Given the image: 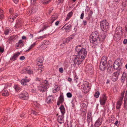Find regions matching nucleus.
<instances>
[{
	"label": "nucleus",
	"mask_w": 127,
	"mask_h": 127,
	"mask_svg": "<svg viewBox=\"0 0 127 127\" xmlns=\"http://www.w3.org/2000/svg\"><path fill=\"white\" fill-rule=\"evenodd\" d=\"M75 53L76 55L74 59L72 64L74 67L78 66L84 60L87 55V52L86 49L79 45L76 47Z\"/></svg>",
	"instance_id": "nucleus-1"
},
{
	"label": "nucleus",
	"mask_w": 127,
	"mask_h": 127,
	"mask_svg": "<svg viewBox=\"0 0 127 127\" xmlns=\"http://www.w3.org/2000/svg\"><path fill=\"white\" fill-rule=\"evenodd\" d=\"M90 41L91 43L97 45L100 41V39L99 37V34L96 31L93 32L90 35Z\"/></svg>",
	"instance_id": "nucleus-2"
},
{
	"label": "nucleus",
	"mask_w": 127,
	"mask_h": 127,
	"mask_svg": "<svg viewBox=\"0 0 127 127\" xmlns=\"http://www.w3.org/2000/svg\"><path fill=\"white\" fill-rule=\"evenodd\" d=\"M48 82L45 80L43 84L38 87L39 89L42 92L45 91L48 87Z\"/></svg>",
	"instance_id": "nucleus-3"
},
{
	"label": "nucleus",
	"mask_w": 127,
	"mask_h": 127,
	"mask_svg": "<svg viewBox=\"0 0 127 127\" xmlns=\"http://www.w3.org/2000/svg\"><path fill=\"white\" fill-rule=\"evenodd\" d=\"M101 28L102 31H105L109 27L108 22L106 20H103L100 23Z\"/></svg>",
	"instance_id": "nucleus-4"
},
{
	"label": "nucleus",
	"mask_w": 127,
	"mask_h": 127,
	"mask_svg": "<svg viewBox=\"0 0 127 127\" xmlns=\"http://www.w3.org/2000/svg\"><path fill=\"white\" fill-rule=\"evenodd\" d=\"M19 96L20 98L24 100L27 99L29 97V95L27 92L25 91H23L20 94Z\"/></svg>",
	"instance_id": "nucleus-5"
},
{
	"label": "nucleus",
	"mask_w": 127,
	"mask_h": 127,
	"mask_svg": "<svg viewBox=\"0 0 127 127\" xmlns=\"http://www.w3.org/2000/svg\"><path fill=\"white\" fill-rule=\"evenodd\" d=\"M121 61L120 59H117L114 63L113 68L115 69H117L119 66L122 65Z\"/></svg>",
	"instance_id": "nucleus-6"
},
{
	"label": "nucleus",
	"mask_w": 127,
	"mask_h": 127,
	"mask_svg": "<svg viewBox=\"0 0 127 127\" xmlns=\"http://www.w3.org/2000/svg\"><path fill=\"white\" fill-rule=\"evenodd\" d=\"M107 100V97L104 94L103 95L102 97L100 98V104L101 105H104L105 103Z\"/></svg>",
	"instance_id": "nucleus-7"
},
{
	"label": "nucleus",
	"mask_w": 127,
	"mask_h": 127,
	"mask_svg": "<svg viewBox=\"0 0 127 127\" xmlns=\"http://www.w3.org/2000/svg\"><path fill=\"white\" fill-rule=\"evenodd\" d=\"M119 75L118 72H114L111 78L112 80L114 82L117 81L118 79V77Z\"/></svg>",
	"instance_id": "nucleus-8"
},
{
	"label": "nucleus",
	"mask_w": 127,
	"mask_h": 127,
	"mask_svg": "<svg viewBox=\"0 0 127 127\" xmlns=\"http://www.w3.org/2000/svg\"><path fill=\"white\" fill-rule=\"evenodd\" d=\"M18 36L17 35H13L11 36L8 40L7 41L9 42V43L12 44L13 42H14L17 38Z\"/></svg>",
	"instance_id": "nucleus-9"
},
{
	"label": "nucleus",
	"mask_w": 127,
	"mask_h": 127,
	"mask_svg": "<svg viewBox=\"0 0 127 127\" xmlns=\"http://www.w3.org/2000/svg\"><path fill=\"white\" fill-rule=\"evenodd\" d=\"M44 58L43 57H40L38 58L36 61L37 64L39 66H41L42 63L43 62Z\"/></svg>",
	"instance_id": "nucleus-10"
},
{
	"label": "nucleus",
	"mask_w": 127,
	"mask_h": 127,
	"mask_svg": "<svg viewBox=\"0 0 127 127\" xmlns=\"http://www.w3.org/2000/svg\"><path fill=\"white\" fill-rule=\"evenodd\" d=\"M18 15V14L17 13L11 14L9 18V21L11 22H13L14 19Z\"/></svg>",
	"instance_id": "nucleus-11"
},
{
	"label": "nucleus",
	"mask_w": 127,
	"mask_h": 127,
	"mask_svg": "<svg viewBox=\"0 0 127 127\" xmlns=\"http://www.w3.org/2000/svg\"><path fill=\"white\" fill-rule=\"evenodd\" d=\"M102 122V121L101 119L99 118L95 122L94 126L96 127H98L101 125Z\"/></svg>",
	"instance_id": "nucleus-12"
},
{
	"label": "nucleus",
	"mask_w": 127,
	"mask_h": 127,
	"mask_svg": "<svg viewBox=\"0 0 127 127\" xmlns=\"http://www.w3.org/2000/svg\"><path fill=\"white\" fill-rule=\"evenodd\" d=\"M20 53L18 52L14 54L13 56L11 58L10 61H14L17 59V58L20 55Z\"/></svg>",
	"instance_id": "nucleus-13"
},
{
	"label": "nucleus",
	"mask_w": 127,
	"mask_h": 127,
	"mask_svg": "<svg viewBox=\"0 0 127 127\" xmlns=\"http://www.w3.org/2000/svg\"><path fill=\"white\" fill-rule=\"evenodd\" d=\"M107 58L105 56L101 58L100 64H104V65H106L107 62Z\"/></svg>",
	"instance_id": "nucleus-14"
},
{
	"label": "nucleus",
	"mask_w": 127,
	"mask_h": 127,
	"mask_svg": "<svg viewBox=\"0 0 127 127\" xmlns=\"http://www.w3.org/2000/svg\"><path fill=\"white\" fill-rule=\"evenodd\" d=\"M54 99V98L52 95L50 96L47 97L46 102L48 104H50L53 101Z\"/></svg>",
	"instance_id": "nucleus-15"
},
{
	"label": "nucleus",
	"mask_w": 127,
	"mask_h": 127,
	"mask_svg": "<svg viewBox=\"0 0 127 127\" xmlns=\"http://www.w3.org/2000/svg\"><path fill=\"white\" fill-rule=\"evenodd\" d=\"M63 115L59 116H58V121L59 123L61 124L64 122V116Z\"/></svg>",
	"instance_id": "nucleus-16"
},
{
	"label": "nucleus",
	"mask_w": 127,
	"mask_h": 127,
	"mask_svg": "<svg viewBox=\"0 0 127 127\" xmlns=\"http://www.w3.org/2000/svg\"><path fill=\"white\" fill-rule=\"evenodd\" d=\"M92 114L90 112H89L88 113L87 116V121L88 122V124L91 121V119H92Z\"/></svg>",
	"instance_id": "nucleus-17"
},
{
	"label": "nucleus",
	"mask_w": 127,
	"mask_h": 127,
	"mask_svg": "<svg viewBox=\"0 0 127 127\" xmlns=\"http://www.w3.org/2000/svg\"><path fill=\"white\" fill-rule=\"evenodd\" d=\"M32 11V9L30 7H29L26 10L27 14L29 16L34 13V11Z\"/></svg>",
	"instance_id": "nucleus-18"
},
{
	"label": "nucleus",
	"mask_w": 127,
	"mask_h": 127,
	"mask_svg": "<svg viewBox=\"0 0 127 127\" xmlns=\"http://www.w3.org/2000/svg\"><path fill=\"white\" fill-rule=\"evenodd\" d=\"M23 46V43L22 41L21 40H19L18 42L16 43V47H19L21 48Z\"/></svg>",
	"instance_id": "nucleus-19"
},
{
	"label": "nucleus",
	"mask_w": 127,
	"mask_h": 127,
	"mask_svg": "<svg viewBox=\"0 0 127 127\" xmlns=\"http://www.w3.org/2000/svg\"><path fill=\"white\" fill-rule=\"evenodd\" d=\"M126 73L124 72L123 74L121 79V81L122 83H124L127 79Z\"/></svg>",
	"instance_id": "nucleus-20"
},
{
	"label": "nucleus",
	"mask_w": 127,
	"mask_h": 127,
	"mask_svg": "<svg viewBox=\"0 0 127 127\" xmlns=\"http://www.w3.org/2000/svg\"><path fill=\"white\" fill-rule=\"evenodd\" d=\"M24 71H25L26 73L29 74H32L33 73L32 71L30 69L29 67L24 69Z\"/></svg>",
	"instance_id": "nucleus-21"
},
{
	"label": "nucleus",
	"mask_w": 127,
	"mask_h": 127,
	"mask_svg": "<svg viewBox=\"0 0 127 127\" xmlns=\"http://www.w3.org/2000/svg\"><path fill=\"white\" fill-rule=\"evenodd\" d=\"M29 80L25 78L24 79H23L21 80V83L22 85L24 86L26 85V83L27 82H29Z\"/></svg>",
	"instance_id": "nucleus-22"
},
{
	"label": "nucleus",
	"mask_w": 127,
	"mask_h": 127,
	"mask_svg": "<svg viewBox=\"0 0 127 127\" xmlns=\"http://www.w3.org/2000/svg\"><path fill=\"white\" fill-rule=\"evenodd\" d=\"M75 35V34H73L67 37L65 39L66 42L68 43L70 40L73 38Z\"/></svg>",
	"instance_id": "nucleus-23"
},
{
	"label": "nucleus",
	"mask_w": 127,
	"mask_h": 127,
	"mask_svg": "<svg viewBox=\"0 0 127 127\" xmlns=\"http://www.w3.org/2000/svg\"><path fill=\"white\" fill-rule=\"evenodd\" d=\"M59 109L62 113V115H63L65 112V108L63 105H62L59 108Z\"/></svg>",
	"instance_id": "nucleus-24"
},
{
	"label": "nucleus",
	"mask_w": 127,
	"mask_h": 127,
	"mask_svg": "<svg viewBox=\"0 0 127 127\" xmlns=\"http://www.w3.org/2000/svg\"><path fill=\"white\" fill-rule=\"evenodd\" d=\"M2 95L4 96H7L9 95V93L6 89H4L2 90Z\"/></svg>",
	"instance_id": "nucleus-25"
},
{
	"label": "nucleus",
	"mask_w": 127,
	"mask_h": 127,
	"mask_svg": "<svg viewBox=\"0 0 127 127\" xmlns=\"http://www.w3.org/2000/svg\"><path fill=\"white\" fill-rule=\"evenodd\" d=\"M30 7L32 9V11H34V13L36 12L38 8V6L35 5H32Z\"/></svg>",
	"instance_id": "nucleus-26"
},
{
	"label": "nucleus",
	"mask_w": 127,
	"mask_h": 127,
	"mask_svg": "<svg viewBox=\"0 0 127 127\" xmlns=\"http://www.w3.org/2000/svg\"><path fill=\"white\" fill-rule=\"evenodd\" d=\"M50 43V42L49 40H45L44 41V43L43 44V46H44V48L43 49H45L47 47Z\"/></svg>",
	"instance_id": "nucleus-27"
},
{
	"label": "nucleus",
	"mask_w": 127,
	"mask_h": 127,
	"mask_svg": "<svg viewBox=\"0 0 127 127\" xmlns=\"http://www.w3.org/2000/svg\"><path fill=\"white\" fill-rule=\"evenodd\" d=\"M73 12L71 11L69 12L67 15L66 17L65 20V21L68 20L72 16Z\"/></svg>",
	"instance_id": "nucleus-28"
},
{
	"label": "nucleus",
	"mask_w": 127,
	"mask_h": 127,
	"mask_svg": "<svg viewBox=\"0 0 127 127\" xmlns=\"http://www.w3.org/2000/svg\"><path fill=\"white\" fill-rule=\"evenodd\" d=\"M106 65H104V64H100L99 66V68L100 70L102 71H103L105 70V69L106 66Z\"/></svg>",
	"instance_id": "nucleus-29"
},
{
	"label": "nucleus",
	"mask_w": 127,
	"mask_h": 127,
	"mask_svg": "<svg viewBox=\"0 0 127 127\" xmlns=\"http://www.w3.org/2000/svg\"><path fill=\"white\" fill-rule=\"evenodd\" d=\"M60 90L59 87L57 86H55L53 88V93H55L57 92L58 91Z\"/></svg>",
	"instance_id": "nucleus-30"
},
{
	"label": "nucleus",
	"mask_w": 127,
	"mask_h": 127,
	"mask_svg": "<svg viewBox=\"0 0 127 127\" xmlns=\"http://www.w3.org/2000/svg\"><path fill=\"white\" fill-rule=\"evenodd\" d=\"M71 27V25L70 24L65 26L64 28V29H65L66 32H68L69 31Z\"/></svg>",
	"instance_id": "nucleus-31"
},
{
	"label": "nucleus",
	"mask_w": 127,
	"mask_h": 127,
	"mask_svg": "<svg viewBox=\"0 0 127 127\" xmlns=\"http://www.w3.org/2000/svg\"><path fill=\"white\" fill-rule=\"evenodd\" d=\"M14 88L16 92L19 91L21 89V88L18 85H15L14 86Z\"/></svg>",
	"instance_id": "nucleus-32"
},
{
	"label": "nucleus",
	"mask_w": 127,
	"mask_h": 127,
	"mask_svg": "<svg viewBox=\"0 0 127 127\" xmlns=\"http://www.w3.org/2000/svg\"><path fill=\"white\" fill-rule=\"evenodd\" d=\"M52 0H41V2L43 4H48Z\"/></svg>",
	"instance_id": "nucleus-33"
},
{
	"label": "nucleus",
	"mask_w": 127,
	"mask_h": 127,
	"mask_svg": "<svg viewBox=\"0 0 127 127\" xmlns=\"http://www.w3.org/2000/svg\"><path fill=\"white\" fill-rule=\"evenodd\" d=\"M22 25L21 22V21H18L16 24L15 27L16 28H19Z\"/></svg>",
	"instance_id": "nucleus-34"
},
{
	"label": "nucleus",
	"mask_w": 127,
	"mask_h": 127,
	"mask_svg": "<svg viewBox=\"0 0 127 127\" xmlns=\"http://www.w3.org/2000/svg\"><path fill=\"white\" fill-rule=\"evenodd\" d=\"M122 103V102L120 101H117L116 104V109H119L120 108Z\"/></svg>",
	"instance_id": "nucleus-35"
},
{
	"label": "nucleus",
	"mask_w": 127,
	"mask_h": 127,
	"mask_svg": "<svg viewBox=\"0 0 127 127\" xmlns=\"http://www.w3.org/2000/svg\"><path fill=\"white\" fill-rule=\"evenodd\" d=\"M4 18V13L3 10L0 9V19H2Z\"/></svg>",
	"instance_id": "nucleus-36"
},
{
	"label": "nucleus",
	"mask_w": 127,
	"mask_h": 127,
	"mask_svg": "<svg viewBox=\"0 0 127 127\" xmlns=\"http://www.w3.org/2000/svg\"><path fill=\"white\" fill-rule=\"evenodd\" d=\"M81 89L83 90L84 91H86V93H87L88 91V90L87 89V88H86V86L84 85V83L83 84V85H82L81 86Z\"/></svg>",
	"instance_id": "nucleus-37"
},
{
	"label": "nucleus",
	"mask_w": 127,
	"mask_h": 127,
	"mask_svg": "<svg viewBox=\"0 0 127 127\" xmlns=\"http://www.w3.org/2000/svg\"><path fill=\"white\" fill-rule=\"evenodd\" d=\"M64 100L63 96L62 95H61L59 97V100L60 102H63Z\"/></svg>",
	"instance_id": "nucleus-38"
},
{
	"label": "nucleus",
	"mask_w": 127,
	"mask_h": 127,
	"mask_svg": "<svg viewBox=\"0 0 127 127\" xmlns=\"http://www.w3.org/2000/svg\"><path fill=\"white\" fill-rule=\"evenodd\" d=\"M9 29L8 28H6L4 31V33L5 35H8L9 33Z\"/></svg>",
	"instance_id": "nucleus-39"
},
{
	"label": "nucleus",
	"mask_w": 127,
	"mask_h": 127,
	"mask_svg": "<svg viewBox=\"0 0 127 127\" xmlns=\"http://www.w3.org/2000/svg\"><path fill=\"white\" fill-rule=\"evenodd\" d=\"M81 109H84V110L87 107V106L86 104L84 103H83L81 104Z\"/></svg>",
	"instance_id": "nucleus-40"
},
{
	"label": "nucleus",
	"mask_w": 127,
	"mask_h": 127,
	"mask_svg": "<svg viewBox=\"0 0 127 127\" xmlns=\"http://www.w3.org/2000/svg\"><path fill=\"white\" fill-rule=\"evenodd\" d=\"M45 35H43L42 36H38L36 37L35 39L36 40L38 39H42L43 38H45Z\"/></svg>",
	"instance_id": "nucleus-41"
},
{
	"label": "nucleus",
	"mask_w": 127,
	"mask_h": 127,
	"mask_svg": "<svg viewBox=\"0 0 127 127\" xmlns=\"http://www.w3.org/2000/svg\"><path fill=\"white\" fill-rule=\"evenodd\" d=\"M119 36V35H115V38H114L116 41H118L120 39V38Z\"/></svg>",
	"instance_id": "nucleus-42"
},
{
	"label": "nucleus",
	"mask_w": 127,
	"mask_h": 127,
	"mask_svg": "<svg viewBox=\"0 0 127 127\" xmlns=\"http://www.w3.org/2000/svg\"><path fill=\"white\" fill-rule=\"evenodd\" d=\"M40 19H41V18H40V17L39 16H38L34 19V22H35L36 21H38V20H40Z\"/></svg>",
	"instance_id": "nucleus-43"
},
{
	"label": "nucleus",
	"mask_w": 127,
	"mask_h": 127,
	"mask_svg": "<svg viewBox=\"0 0 127 127\" xmlns=\"http://www.w3.org/2000/svg\"><path fill=\"white\" fill-rule=\"evenodd\" d=\"M118 31H119L118 32H120L121 33H122V29L120 27H119L116 28V32H117Z\"/></svg>",
	"instance_id": "nucleus-44"
},
{
	"label": "nucleus",
	"mask_w": 127,
	"mask_h": 127,
	"mask_svg": "<svg viewBox=\"0 0 127 127\" xmlns=\"http://www.w3.org/2000/svg\"><path fill=\"white\" fill-rule=\"evenodd\" d=\"M99 92H96L95 94V96L97 98H98L99 95Z\"/></svg>",
	"instance_id": "nucleus-45"
},
{
	"label": "nucleus",
	"mask_w": 127,
	"mask_h": 127,
	"mask_svg": "<svg viewBox=\"0 0 127 127\" xmlns=\"http://www.w3.org/2000/svg\"><path fill=\"white\" fill-rule=\"evenodd\" d=\"M31 114H32L33 115H36L38 114V112H36L34 110H31Z\"/></svg>",
	"instance_id": "nucleus-46"
},
{
	"label": "nucleus",
	"mask_w": 127,
	"mask_h": 127,
	"mask_svg": "<svg viewBox=\"0 0 127 127\" xmlns=\"http://www.w3.org/2000/svg\"><path fill=\"white\" fill-rule=\"evenodd\" d=\"M74 81L76 83H77L78 81V77L76 75H75L74 76Z\"/></svg>",
	"instance_id": "nucleus-47"
},
{
	"label": "nucleus",
	"mask_w": 127,
	"mask_h": 127,
	"mask_svg": "<svg viewBox=\"0 0 127 127\" xmlns=\"http://www.w3.org/2000/svg\"><path fill=\"white\" fill-rule=\"evenodd\" d=\"M68 98H70L72 96V95L70 93H68L66 94Z\"/></svg>",
	"instance_id": "nucleus-48"
},
{
	"label": "nucleus",
	"mask_w": 127,
	"mask_h": 127,
	"mask_svg": "<svg viewBox=\"0 0 127 127\" xmlns=\"http://www.w3.org/2000/svg\"><path fill=\"white\" fill-rule=\"evenodd\" d=\"M119 124V123L118 120L116 119V121L114 123L115 125L118 126Z\"/></svg>",
	"instance_id": "nucleus-49"
},
{
	"label": "nucleus",
	"mask_w": 127,
	"mask_h": 127,
	"mask_svg": "<svg viewBox=\"0 0 127 127\" xmlns=\"http://www.w3.org/2000/svg\"><path fill=\"white\" fill-rule=\"evenodd\" d=\"M89 84L87 83H85V84H84L85 86H86V88H87V89H87V90L88 91L89 90V89L90 88L89 86Z\"/></svg>",
	"instance_id": "nucleus-50"
},
{
	"label": "nucleus",
	"mask_w": 127,
	"mask_h": 127,
	"mask_svg": "<svg viewBox=\"0 0 127 127\" xmlns=\"http://www.w3.org/2000/svg\"><path fill=\"white\" fill-rule=\"evenodd\" d=\"M43 27L39 31V32H41L43 31L44 29H46V26H43Z\"/></svg>",
	"instance_id": "nucleus-51"
},
{
	"label": "nucleus",
	"mask_w": 127,
	"mask_h": 127,
	"mask_svg": "<svg viewBox=\"0 0 127 127\" xmlns=\"http://www.w3.org/2000/svg\"><path fill=\"white\" fill-rule=\"evenodd\" d=\"M59 71L61 73H62L64 72V70L62 67L60 68L59 69Z\"/></svg>",
	"instance_id": "nucleus-52"
},
{
	"label": "nucleus",
	"mask_w": 127,
	"mask_h": 127,
	"mask_svg": "<svg viewBox=\"0 0 127 127\" xmlns=\"http://www.w3.org/2000/svg\"><path fill=\"white\" fill-rule=\"evenodd\" d=\"M84 12H83L82 13L81 15L80 18L81 19H83L84 18Z\"/></svg>",
	"instance_id": "nucleus-53"
},
{
	"label": "nucleus",
	"mask_w": 127,
	"mask_h": 127,
	"mask_svg": "<svg viewBox=\"0 0 127 127\" xmlns=\"http://www.w3.org/2000/svg\"><path fill=\"white\" fill-rule=\"evenodd\" d=\"M25 57L23 56H22L20 57V59L21 60H23L25 59Z\"/></svg>",
	"instance_id": "nucleus-54"
},
{
	"label": "nucleus",
	"mask_w": 127,
	"mask_h": 127,
	"mask_svg": "<svg viewBox=\"0 0 127 127\" xmlns=\"http://www.w3.org/2000/svg\"><path fill=\"white\" fill-rule=\"evenodd\" d=\"M124 97H122V96H120V99H119V100L118 101H120L122 102V100L123 99Z\"/></svg>",
	"instance_id": "nucleus-55"
},
{
	"label": "nucleus",
	"mask_w": 127,
	"mask_h": 127,
	"mask_svg": "<svg viewBox=\"0 0 127 127\" xmlns=\"http://www.w3.org/2000/svg\"><path fill=\"white\" fill-rule=\"evenodd\" d=\"M31 92H32V93H35L36 92V90L35 88L32 89Z\"/></svg>",
	"instance_id": "nucleus-56"
},
{
	"label": "nucleus",
	"mask_w": 127,
	"mask_h": 127,
	"mask_svg": "<svg viewBox=\"0 0 127 127\" xmlns=\"http://www.w3.org/2000/svg\"><path fill=\"white\" fill-rule=\"evenodd\" d=\"M124 108H125L126 110H127V102H124Z\"/></svg>",
	"instance_id": "nucleus-57"
},
{
	"label": "nucleus",
	"mask_w": 127,
	"mask_h": 127,
	"mask_svg": "<svg viewBox=\"0 0 127 127\" xmlns=\"http://www.w3.org/2000/svg\"><path fill=\"white\" fill-rule=\"evenodd\" d=\"M123 43L125 44L127 43V39H125L123 41Z\"/></svg>",
	"instance_id": "nucleus-58"
},
{
	"label": "nucleus",
	"mask_w": 127,
	"mask_h": 127,
	"mask_svg": "<svg viewBox=\"0 0 127 127\" xmlns=\"http://www.w3.org/2000/svg\"><path fill=\"white\" fill-rule=\"evenodd\" d=\"M53 9L52 8H50L48 12V13L50 14L52 12V11L53 10Z\"/></svg>",
	"instance_id": "nucleus-59"
},
{
	"label": "nucleus",
	"mask_w": 127,
	"mask_h": 127,
	"mask_svg": "<svg viewBox=\"0 0 127 127\" xmlns=\"http://www.w3.org/2000/svg\"><path fill=\"white\" fill-rule=\"evenodd\" d=\"M13 9L12 8H10L9 10V13L11 14L13 13Z\"/></svg>",
	"instance_id": "nucleus-60"
},
{
	"label": "nucleus",
	"mask_w": 127,
	"mask_h": 127,
	"mask_svg": "<svg viewBox=\"0 0 127 127\" xmlns=\"http://www.w3.org/2000/svg\"><path fill=\"white\" fill-rule=\"evenodd\" d=\"M125 93V91H123V92L121 93V96L124 97Z\"/></svg>",
	"instance_id": "nucleus-61"
},
{
	"label": "nucleus",
	"mask_w": 127,
	"mask_h": 127,
	"mask_svg": "<svg viewBox=\"0 0 127 127\" xmlns=\"http://www.w3.org/2000/svg\"><path fill=\"white\" fill-rule=\"evenodd\" d=\"M83 24L84 26H85L87 24V22L85 20H84L83 22Z\"/></svg>",
	"instance_id": "nucleus-62"
},
{
	"label": "nucleus",
	"mask_w": 127,
	"mask_h": 127,
	"mask_svg": "<svg viewBox=\"0 0 127 127\" xmlns=\"http://www.w3.org/2000/svg\"><path fill=\"white\" fill-rule=\"evenodd\" d=\"M59 21H57L55 23V25L56 26H58L59 24Z\"/></svg>",
	"instance_id": "nucleus-63"
},
{
	"label": "nucleus",
	"mask_w": 127,
	"mask_h": 127,
	"mask_svg": "<svg viewBox=\"0 0 127 127\" xmlns=\"http://www.w3.org/2000/svg\"><path fill=\"white\" fill-rule=\"evenodd\" d=\"M35 45H36V43H35V42L34 43H33L31 45V46L32 47V48H33Z\"/></svg>",
	"instance_id": "nucleus-64"
}]
</instances>
